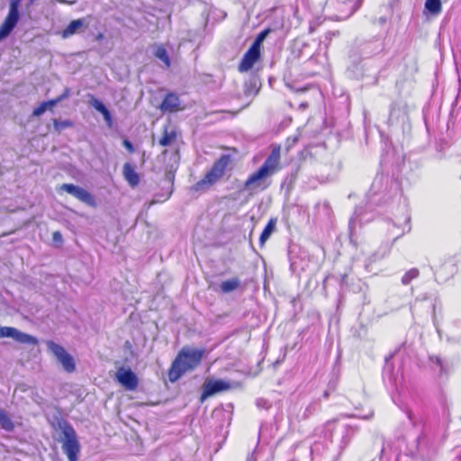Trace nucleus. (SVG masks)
Returning <instances> with one entry per match:
<instances>
[{"instance_id": "nucleus-4", "label": "nucleus", "mask_w": 461, "mask_h": 461, "mask_svg": "<svg viewBox=\"0 0 461 461\" xmlns=\"http://www.w3.org/2000/svg\"><path fill=\"white\" fill-rule=\"evenodd\" d=\"M61 429V448L68 456V461H77L80 453V444L74 428L68 423L64 422Z\"/></svg>"}, {"instance_id": "nucleus-27", "label": "nucleus", "mask_w": 461, "mask_h": 461, "mask_svg": "<svg viewBox=\"0 0 461 461\" xmlns=\"http://www.w3.org/2000/svg\"><path fill=\"white\" fill-rule=\"evenodd\" d=\"M52 240L54 242L61 245L63 243V237L60 231L56 230L52 233Z\"/></svg>"}, {"instance_id": "nucleus-2", "label": "nucleus", "mask_w": 461, "mask_h": 461, "mask_svg": "<svg viewBox=\"0 0 461 461\" xmlns=\"http://www.w3.org/2000/svg\"><path fill=\"white\" fill-rule=\"evenodd\" d=\"M204 355V348H182L168 368L169 382L176 383L186 372L194 370L201 364Z\"/></svg>"}, {"instance_id": "nucleus-12", "label": "nucleus", "mask_w": 461, "mask_h": 461, "mask_svg": "<svg viewBox=\"0 0 461 461\" xmlns=\"http://www.w3.org/2000/svg\"><path fill=\"white\" fill-rule=\"evenodd\" d=\"M159 109L162 113H173L184 109L181 106L179 96L175 93H167L159 104Z\"/></svg>"}, {"instance_id": "nucleus-7", "label": "nucleus", "mask_w": 461, "mask_h": 461, "mask_svg": "<svg viewBox=\"0 0 461 461\" xmlns=\"http://www.w3.org/2000/svg\"><path fill=\"white\" fill-rule=\"evenodd\" d=\"M21 0H11L9 12L0 26V41L7 37L19 21V5Z\"/></svg>"}, {"instance_id": "nucleus-8", "label": "nucleus", "mask_w": 461, "mask_h": 461, "mask_svg": "<svg viewBox=\"0 0 461 461\" xmlns=\"http://www.w3.org/2000/svg\"><path fill=\"white\" fill-rule=\"evenodd\" d=\"M59 191H65L70 194H72L74 197L78 199L80 202L91 206L95 207L96 202L95 197L86 189L75 185L73 184H63L59 187Z\"/></svg>"}, {"instance_id": "nucleus-34", "label": "nucleus", "mask_w": 461, "mask_h": 461, "mask_svg": "<svg viewBox=\"0 0 461 461\" xmlns=\"http://www.w3.org/2000/svg\"><path fill=\"white\" fill-rule=\"evenodd\" d=\"M171 193H169L167 197L165 198V200L168 199L169 198V195H170Z\"/></svg>"}, {"instance_id": "nucleus-13", "label": "nucleus", "mask_w": 461, "mask_h": 461, "mask_svg": "<svg viewBox=\"0 0 461 461\" xmlns=\"http://www.w3.org/2000/svg\"><path fill=\"white\" fill-rule=\"evenodd\" d=\"M180 132L176 126L165 125L162 128L158 144L162 147H170L176 143Z\"/></svg>"}, {"instance_id": "nucleus-31", "label": "nucleus", "mask_w": 461, "mask_h": 461, "mask_svg": "<svg viewBox=\"0 0 461 461\" xmlns=\"http://www.w3.org/2000/svg\"><path fill=\"white\" fill-rule=\"evenodd\" d=\"M103 38H104L103 33H98V34L96 35V39H97L98 41H101Z\"/></svg>"}, {"instance_id": "nucleus-15", "label": "nucleus", "mask_w": 461, "mask_h": 461, "mask_svg": "<svg viewBox=\"0 0 461 461\" xmlns=\"http://www.w3.org/2000/svg\"><path fill=\"white\" fill-rule=\"evenodd\" d=\"M90 104L103 115L106 124L111 127L113 125V118L106 106L100 100L95 98L94 96H92L90 100Z\"/></svg>"}, {"instance_id": "nucleus-16", "label": "nucleus", "mask_w": 461, "mask_h": 461, "mask_svg": "<svg viewBox=\"0 0 461 461\" xmlns=\"http://www.w3.org/2000/svg\"><path fill=\"white\" fill-rule=\"evenodd\" d=\"M84 25L83 19L73 20L69 23V24L61 32V36L63 39H67L71 35L77 33L80 28Z\"/></svg>"}, {"instance_id": "nucleus-1", "label": "nucleus", "mask_w": 461, "mask_h": 461, "mask_svg": "<svg viewBox=\"0 0 461 461\" xmlns=\"http://www.w3.org/2000/svg\"><path fill=\"white\" fill-rule=\"evenodd\" d=\"M281 167V147L273 145L271 152L264 163L252 174H250L244 182L243 188L249 195H254L258 192L268 188L270 183L267 179L277 173Z\"/></svg>"}, {"instance_id": "nucleus-18", "label": "nucleus", "mask_w": 461, "mask_h": 461, "mask_svg": "<svg viewBox=\"0 0 461 461\" xmlns=\"http://www.w3.org/2000/svg\"><path fill=\"white\" fill-rule=\"evenodd\" d=\"M240 280L238 277H232L222 281L220 285L221 292L223 294H229L240 288Z\"/></svg>"}, {"instance_id": "nucleus-22", "label": "nucleus", "mask_w": 461, "mask_h": 461, "mask_svg": "<svg viewBox=\"0 0 461 461\" xmlns=\"http://www.w3.org/2000/svg\"><path fill=\"white\" fill-rule=\"evenodd\" d=\"M69 95H70V89L66 87L60 95L57 96L56 98H53V99H50L48 101H44V103L48 109H51L52 107H54L58 104H59L61 101L68 98L69 96Z\"/></svg>"}, {"instance_id": "nucleus-19", "label": "nucleus", "mask_w": 461, "mask_h": 461, "mask_svg": "<svg viewBox=\"0 0 461 461\" xmlns=\"http://www.w3.org/2000/svg\"><path fill=\"white\" fill-rule=\"evenodd\" d=\"M0 425L6 431H13L14 429V424L10 416L2 409H0Z\"/></svg>"}, {"instance_id": "nucleus-5", "label": "nucleus", "mask_w": 461, "mask_h": 461, "mask_svg": "<svg viewBox=\"0 0 461 461\" xmlns=\"http://www.w3.org/2000/svg\"><path fill=\"white\" fill-rule=\"evenodd\" d=\"M46 345L48 349L53 354L67 373L70 374L76 371V362L74 357L68 354L62 346L53 340H48Z\"/></svg>"}, {"instance_id": "nucleus-28", "label": "nucleus", "mask_w": 461, "mask_h": 461, "mask_svg": "<svg viewBox=\"0 0 461 461\" xmlns=\"http://www.w3.org/2000/svg\"><path fill=\"white\" fill-rule=\"evenodd\" d=\"M122 145L128 150L129 153H133L135 151L132 143L128 139H124L122 140Z\"/></svg>"}, {"instance_id": "nucleus-29", "label": "nucleus", "mask_w": 461, "mask_h": 461, "mask_svg": "<svg viewBox=\"0 0 461 461\" xmlns=\"http://www.w3.org/2000/svg\"><path fill=\"white\" fill-rule=\"evenodd\" d=\"M419 276V270L416 268H412L410 271H408L407 274H405V280L409 279L411 280Z\"/></svg>"}, {"instance_id": "nucleus-21", "label": "nucleus", "mask_w": 461, "mask_h": 461, "mask_svg": "<svg viewBox=\"0 0 461 461\" xmlns=\"http://www.w3.org/2000/svg\"><path fill=\"white\" fill-rule=\"evenodd\" d=\"M155 56L165 64V67L167 68H168L171 66V61L168 57L167 51L163 45H159L157 47Z\"/></svg>"}, {"instance_id": "nucleus-32", "label": "nucleus", "mask_w": 461, "mask_h": 461, "mask_svg": "<svg viewBox=\"0 0 461 461\" xmlns=\"http://www.w3.org/2000/svg\"><path fill=\"white\" fill-rule=\"evenodd\" d=\"M435 361L438 365H440V359L438 357H435Z\"/></svg>"}, {"instance_id": "nucleus-30", "label": "nucleus", "mask_w": 461, "mask_h": 461, "mask_svg": "<svg viewBox=\"0 0 461 461\" xmlns=\"http://www.w3.org/2000/svg\"><path fill=\"white\" fill-rule=\"evenodd\" d=\"M167 178H168L169 182L173 183L174 174L171 172L167 173Z\"/></svg>"}, {"instance_id": "nucleus-20", "label": "nucleus", "mask_w": 461, "mask_h": 461, "mask_svg": "<svg viewBox=\"0 0 461 461\" xmlns=\"http://www.w3.org/2000/svg\"><path fill=\"white\" fill-rule=\"evenodd\" d=\"M440 0H426L425 10L433 15H438L441 12Z\"/></svg>"}, {"instance_id": "nucleus-9", "label": "nucleus", "mask_w": 461, "mask_h": 461, "mask_svg": "<svg viewBox=\"0 0 461 461\" xmlns=\"http://www.w3.org/2000/svg\"><path fill=\"white\" fill-rule=\"evenodd\" d=\"M0 338H12L21 344L37 345L38 339L14 327H0Z\"/></svg>"}, {"instance_id": "nucleus-26", "label": "nucleus", "mask_w": 461, "mask_h": 461, "mask_svg": "<svg viewBox=\"0 0 461 461\" xmlns=\"http://www.w3.org/2000/svg\"><path fill=\"white\" fill-rule=\"evenodd\" d=\"M299 158L301 160H305L307 158H312L313 155L312 153L311 152V150H309V149L305 148L303 149L300 153H299Z\"/></svg>"}, {"instance_id": "nucleus-24", "label": "nucleus", "mask_w": 461, "mask_h": 461, "mask_svg": "<svg viewBox=\"0 0 461 461\" xmlns=\"http://www.w3.org/2000/svg\"><path fill=\"white\" fill-rule=\"evenodd\" d=\"M270 32H271V29L270 28H267V29L263 30L262 32H260L257 35L255 41H253V43L251 45L261 50V46H262V43H263L264 40L267 38V36Z\"/></svg>"}, {"instance_id": "nucleus-23", "label": "nucleus", "mask_w": 461, "mask_h": 461, "mask_svg": "<svg viewBox=\"0 0 461 461\" xmlns=\"http://www.w3.org/2000/svg\"><path fill=\"white\" fill-rule=\"evenodd\" d=\"M52 123L54 130L59 133L67 128H71L74 126L73 122L70 120L59 121L58 119H53Z\"/></svg>"}, {"instance_id": "nucleus-17", "label": "nucleus", "mask_w": 461, "mask_h": 461, "mask_svg": "<svg viewBox=\"0 0 461 461\" xmlns=\"http://www.w3.org/2000/svg\"><path fill=\"white\" fill-rule=\"evenodd\" d=\"M277 219L276 218H271L267 225L265 226L264 230H262L260 237H259V243L260 246H264L266 241L269 239L273 231L276 230Z\"/></svg>"}, {"instance_id": "nucleus-14", "label": "nucleus", "mask_w": 461, "mask_h": 461, "mask_svg": "<svg viewBox=\"0 0 461 461\" xmlns=\"http://www.w3.org/2000/svg\"><path fill=\"white\" fill-rule=\"evenodd\" d=\"M122 176L131 187H136L140 184V175L136 172L135 167L129 162L122 167Z\"/></svg>"}, {"instance_id": "nucleus-6", "label": "nucleus", "mask_w": 461, "mask_h": 461, "mask_svg": "<svg viewBox=\"0 0 461 461\" xmlns=\"http://www.w3.org/2000/svg\"><path fill=\"white\" fill-rule=\"evenodd\" d=\"M242 384L240 382L228 383L223 380H207L203 384V391L201 401L221 392L229 391L232 388H240Z\"/></svg>"}, {"instance_id": "nucleus-3", "label": "nucleus", "mask_w": 461, "mask_h": 461, "mask_svg": "<svg viewBox=\"0 0 461 461\" xmlns=\"http://www.w3.org/2000/svg\"><path fill=\"white\" fill-rule=\"evenodd\" d=\"M232 162L229 154H222L217 158L203 176L191 186V190L196 193L206 192L216 185L225 175L228 167Z\"/></svg>"}, {"instance_id": "nucleus-10", "label": "nucleus", "mask_w": 461, "mask_h": 461, "mask_svg": "<svg viewBox=\"0 0 461 461\" xmlns=\"http://www.w3.org/2000/svg\"><path fill=\"white\" fill-rule=\"evenodd\" d=\"M115 379L129 391H135L139 384L137 375L130 368L120 367L116 372Z\"/></svg>"}, {"instance_id": "nucleus-11", "label": "nucleus", "mask_w": 461, "mask_h": 461, "mask_svg": "<svg viewBox=\"0 0 461 461\" xmlns=\"http://www.w3.org/2000/svg\"><path fill=\"white\" fill-rule=\"evenodd\" d=\"M260 58L261 50L251 45L249 49L245 52L240 62L239 63L238 70L240 73L249 71L253 66L260 60Z\"/></svg>"}, {"instance_id": "nucleus-25", "label": "nucleus", "mask_w": 461, "mask_h": 461, "mask_svg": "<svg viewBox=\"0 0 461 461\" xmlns=\"http://www.w3.org/2000/svg\"><path fill=\"white\" fill-rule=\"evenodd\" d=\"M48 110L44 102L41 103L37 107H35L32 111V115L33 117H39L42 113H44Z\"/></svg>"}, {"instance_id": "nucleus-33", "label": "nucleus", "mask_w": 461, "mask_h": 461, "mask_svg": "<svg viewBox=\"0 0 461 461\" xmlns=\"http://www.w3.org/2000/svg\"><path fill=\"white\" fill-rule=\"evenodd\" d=\"M297 140H298V138L294 137V140H293V143H295Z\"/></svg>"}]
</instances>
